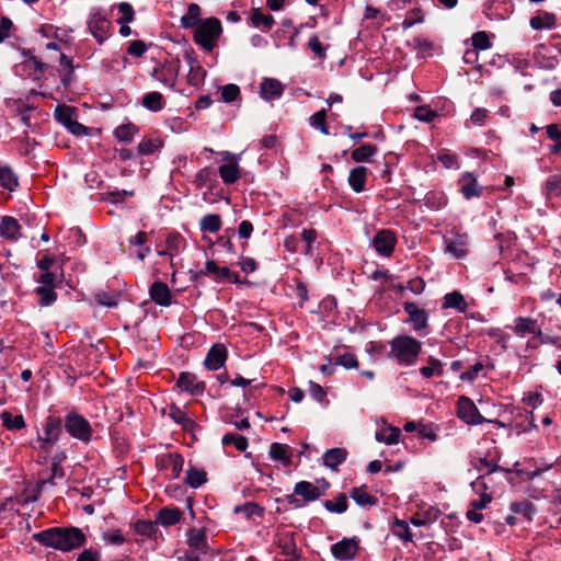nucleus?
I'll return each mask as SVG.
<instances>
[{
	"label": "nucleus",
	"mask_w": 561,
	"mask_h": 561,
	"mask_svg": "<svg viewBox=\"0 0 561 561\" xmlns=\"http://www.w3.org/2000/svg\"><path fill=\"white\" fill-rule=\"evenodd\" d=\"M32 539L43 547L51 548L61 552H70L82 547L87 537L82 529L70 527H50L34 533Z\"/></svg>",
	"instance_id": "1"
},
{
	"label": "nucleus",
	"mask_w": 561,
	"mask_h": 561,
	"mask_svg": "<svg viewBox=\"0 0 561 561\" xmlns=\"http://www.w3.org/2000/svg\"><path fill=\"white\" fill-rule=\"evenodd\" d=\"M181 27L194 28V41L205 50L210 51V18L201 19V8L191 3L181 18Z\"/></svg>",
	"instance_id": "2"
},
{
	"label": "nucleus",
	"mask_w": 561,
	"mask_h": 561,
	"mask_svg": "<svg viewBox=\"0 0 561 561\" xmlns=\"http://www.w3.org/2000/svg\"><path fill=\"white\" fill-rule=\"evenodd\" d=\"M422 351V343L411 335H398L390 341L389 357L400 366H412Z\"/></svg>",
	"instance_id": "3"
},
{
	"label": "nucleus",
	"mask_w": 561,
	"mask_h": 561,
	"mask_svg": "<svg viewBox=\"0 0 561 561\" xmlns=\"http://www.w3.org/2000/svg\"><path fill=\"white\" fill-rule=\"evenodd\" d=\"M87 27L99 45H103L113 34L112 21L102 8H92L87 18Z\"/></svg>",
	"instance_id": "4"
},
{
	"label": "nucleus",
	"mask_w": 561,
	"mask_h": 561,
	"mask_svg": "<svg viewBox=\"0 0 561 561\" xmlns=\"http://www.w3.org/2000/svg\"><path fill=\"white\" fill-rule=\"evenodd\" d=\"M457 416L468 425H479L482 423H491L499 427H504V424L499 420L485 419L468 397H460L457 401Z\"/></svg>",
	"instance_id": "5"
},
{
	"label": "nucleus",
	"mask_w": 561,
	"mask_h": 561,
	"mask_svg": "<svg viewBox=\"0 0 561 561\" xmlns=\"http://www.w3.org/2000/svg\"><path fill=\"white\" fill-rule=\"evenodd\" d=\"M517 337L525 339L530 336L527 341L528 348H536L538 343L535 341L538 335H541V327L538 321L531 317H517L514 319L513 324L507 325Z\"/></svg>",
	"instance_id": "6"
},
{
	"label": "nucleus",
	"mask_w": 561,
	"mask_h": 561,
	"mask_svg": "<svg viewBox=\"0 0 561 561\" xmlns=\"http://www.w3.org/2000/svg\"><path fill=\"white\" fill-rule=\"evenodd\" d=\"M67 433L83 444L92 440V427L89 421L77 412H69L62 422Z\"/></svg>",
	"instance_id": "7"
},
{
	"label": "nucleus",
	"mask_w": 561,
	"mask_h": 561,
	"mask_svg": "<svg viewBox=\"0 0 561 561\" xmlns=\"http://www.w3.org/2000/svg\"><path fill=\"white\" fill-rule=\"evenodd\" d=\"M217 160L218 173L225 184H234L241 178L240 154L222 151Z\"/></svg>",
	"instance_id": "8"
},
{
	"label": "nucleus",
	"mask_w": 561,
	"mask_h": 561,
	"mask_svg": "<svg viewBox=\"0 0 561 561\" xmlns=\"http://www.w3.org/2000/svg\"><path fill=\"white\" fill-rule=\"evenodd\" d=\"M329 488V482L323 481L322 489L308 481H299L295 484L294 494L287 495L286 500L295 507H302L304 503L296 499L295 495L301 496L306 502H312L322 496Z\"/></svg>",
	"instance_id": "9"
},
{
	"label": "nucleus",
	"mask_w": 561,
	"mask_h": 561,
	"mask_svg": "<svg viewBox=\"0 0 561 561\" xmlns=\"http://www.w3.org/2000/svg\"><path fill=\"white\" fill-rule=\"evenodd\" d=\"M403 310L409 316L408 321L412 324L413 330L421 334L428 333V314L425 309L420 308L415 302L407 301L403 304Z\"/></svg>",
	"instance_id": "10"
},
{
	"label": "nucleus",
	"mask_w": 561,
	"mask_h": 561,
	"mask_svg": "<svg viewBox=\"0 0 561 561\" xmlns=\"http://www.w3.org/2000/svg\"><path fill=\"white\" fill-rule=\"evenodd\" d=\"M397 244L396 232L390 229H380L373 238L371 245L375 251L385 257L392 255Z\"/></svg>",
	"instance_id": "11"
},
{
	"label": "nucleus",
	"mask_w": 561,
	"mask_h": 561,
	"mask_svg": "<svg viewBox=\"0 0 561 561\" xmlns=\"http://www.w3.org/2000/svg\"><path fill=\"white\" fill-rule=\"evenodd\" d=\"M157 466L168 478L178 479L183 470L184 458L178 453H169L157 459Z\"/></svg>",
	"instance_id": "12"
},
{
	"label": "nucleus",
	"mask_w": 561,
	"mask_h": 561,
	"mask_svg": "<svg viewBox=\"0 0 561 561\" xmlns=\"http://www.w3.org/2000/svg\"><path fill=\"white\" fill-rule=\"evenodd\" d=\"M186 241L179 232H170L165 238V249H157L159 256H165L170 260V264L174 266V259L185 249Z\"/></svg>",
	"instance_id": "13"
},
{
	"label": "nucleus",
	"mask_w": 561,
	"mask_h": 561,
	"mask_svg": "<svg viewBox=\"0 0 561 561\" xmlns=\"http://www.w3.org/2000/svg\"><path fill=\"white\" fill-rule=\"evenodd\" d=\"M359 550V540L356 537L343 538L331 546L332 556L340 561L353 560Z\"/></svg>",
	"instance_id": "14"
},
{
	"label": "nucleus",
	"mask_w": 561,
	"mask_h": 561,
	"mask_svg": "<svg viewBox=\"0 0 561 561\" xmlns=\"http://www.w3.org/2000/svg\"><path fill=\"white\" fill-rule=\"evenodd\" d=\"M445 250L455 259H462L468 254L469 236L468 233L455 232L451 237L444 239Z\"/></svg>",
	"instance_id": "15"
},
{
	"label": "nucleus",
	"mask_w": 561,
	"mask_h": 561,
	"mask_svg": "<svg viewBox=\"0 0 561 561\" xmlns=\"http://www.w3.org/2000/svg\"><path fill=\"white\" fill-rule=\"evenodd\" d=\"M62 433V420L59 416L48 415L42 424V430L37 432V436L45 438L46 442L53 440L57 443Z\"/></svg>",
	"instance_id": "16"
},
{
	"label": "nucleus",
	"mask_w": 561,
	"mask_h": 561,
	"mask_svg": "<svg viewBox=\"0 0 561 561\" xmlns=\"http://www.w3.org/2000/svg\"><path fill=\"white\" fill-rule=\"evenodd\" d=\"M459 191L466 199L480 197L483 187L478 183L477 178L471 172H463L458 181Z\"/></svg>",
	"instance_id": "17"
},
{
	"label": "nucleus",
	"mask_w": 561,
	"mask_h": 561,
	"mask_svg": "<svg viewBox=\"0 0 561 561\" xmlns=\"http://www.w3.org/2000/svg\"><path fill=\"white\" fill-rule=\"evenodd\" d=\"M277 545L282 554L285 557V561H297L300 559V552L297 548L294 533L286 531L279 534Z\"/></svg>",
	"instance_id": "18"
},
{
	"label": "nucleus",
	"mask_w": 561,
	"mask_h": 561,
	"mask_svg": "<svg viewBox=\"0 0 561 561\" xmlns=\"http://www.w3.org/2000/svg\"><path fill=\"white\" fill-rule=\"evenodd\" d=\"M176 387L181 391H185L192 396H198L205 390V382L199 380L195 374L185 371L180 374L176 380Z\"/></svg>",
	"instance_id": "19"
},
{
	"label": "nucleus",
	"mask_w": 561,
	"mask_h": 561,
	"mask_svg": "<svg viewBox=\"0 0 561 561\" xmlns=\"http://www.w3.org/2000/svg\"><path fill=\"white\" fill-rule=\"evenodd\" d=\"M21 225L12 216H2L0 218V237L16 242L21 238Z\"/></svg>",
	"instance_id": "20"
},
{
	"label": "nucleus",
	"mask_w": 561,
	"mask_h": 561,
	"mask_svg": "<svg viewBox=\"0 0 561 561\" xmlns=\"http://www.w3.org/2000/svg\"><path fill=\"white\" fill-rule=\"evenodd\" d=\"M150 298L159 306L168 307L172 304V294L169 286L161 282L156 280L149 287Z\"/></svg>",
	"instance_id": "21"
},
{
	"label": "nucleus",
	"mask_w": 561,
	"mask_h": 561,
	"mask_svg": "<svg viewBox=\"0 0 561 561\" xmlns=\"http://www.w3.org/2000/svg\"><path fill=\"white\" fill-rule=\"evenodd\" d=\"M187 552L203 553L205 558L207 557V537L204 529H190L187 534Z\"/></svg>",
	"instance_id": "22"
},
{
	"label": "nucleus",
	"mask_w": 561,
	"mask_h": 561,
	"mask_svg": "<svg viewBox=\"0 0 561 561\" xmlns=\"http://www.w3.org/2000/svg\"><path fill=\"white\" fill-rule=\"evenodd\" d=\"M284 93L283 83L273 78H265L260 83V95L263 100L271 101L275 99H279Z\"/></svg>",
	"instance_id": "23"
},
{
	"label": "nucleus",
	"mask_w": 561,
	"mask_h": 561,
	"mask_svg": "<svg viewBox=\"0 0 561 561\" xmlns=\"http://www.w3.org/2000/svg\"><path fill=\"white\" fill-rule=\"evenodd\" d=\"M268 455L272 460L278 461L284 467H288L291 463L293 450L286 444L273 443L270 446Z\"/></svg>",
	"instance_id": "24"
},
{
	"label": "nucleus",
	"mask_w": 561,
	"mask_h": 561,
	"mask_svg": "<svg viewBox=\"0 0 561 561\" xmlns=\"http://www.w3.org/2000/svg\"><path fill=\"white\" fill-rule=\"evenodd\" d=\"M193 185L197 191V195H201L207 202L208 194L210 193V169L204 168L198 171L194 178Z\"/></svg>",
	"instance_id": "25"
},
{
	"label": "nucleus",
	"mask_w": 561,
	"mask_h": 561,
	"mask_svg": "<svg viewBox=\"0 0 561 561\" xmlns=\"http://www.w3.org/2000/svg\"><path fill=\"white\" fill-rule=\"evenodd\" d=\"M20 75L38 78L44 71L43 62L35 56H30L16 67Z\"/></svg>",
	"instance_id": "26"
},
{
	"label": "nucleus",
	"mask_w": 561,
	"mask_h": 561,
	"mask_svg": "<svg viewBox=\"0 0 561 561\" xmlns=\"http://www.w3.org/2000/svg\"><path fill=\"white\" fill-rule=\"evenodd\" d=\"M368 175V169L359 165L351 169L348 174V184L355 193H362L365 190Z\"/></svg>",
	"instance_id": "27"
},
{
	"label": "nucleus",
	"mask_w": 561,
	"mask_h": 561,
	"mask_svg": "<svg viewBox=\"0 0 561 561\" xmlns=\"http://www.w3.org/2000/svg\"><path fill=\"white\" fill-rule=\"evenodd\" d=\"M486 469V474H482L480 477H478L472 483H471V488L474 492L479 493L481 490H486L488 489V485H486V478L497 471V470H501L500 466L494 463V462H491V461H488L485 458L483 459H480V466L478 467L479 470H482V469Z\"/></svg>",
	"instance_id": "28"
},
{
	"label": "nucleus",
	"mask_w": 561,
	"mask_h": 561,
	"mask_svg": "<svg viewBox=\"0 0 561 561\" xmlns=\"http://www.w3.org/2000/svg\"><path fill=\"white\" fill-rule=\"evenodd\" d=\"M0 186L9 193L19 186V178L11 167L0 163Z\"/></svg>",
	"instance_id": "29"
},
{
	"label": "nucleus",
	"mask_w": 561,
	"mask_h": 561,
	"mask_svg": "<svg viewBox=\"0 0 561 561\" xmlns=\"http://www.w3.org/2000/svg\"><path fill=\"white\" fill-rule=\"evenodd\" d=\"M148 233L138 231L135 236L128 239V243L137 248L135 254L139 261H144L151 252L150 247L147 245Z\"/></svg>",
	"instance_id": "30"
},
{
	"label": "nucleus",
	"mask_w": 561,
	"mask_h": 561,
	"mask_svg": "<svg viewBox=\"0 0 561 561\" xmlns=\"http://www.w3.org/2000/svg\"><path fill=\"white\" fill-rule=\"evenodd\" d=\"M541 193L547 199L561 196V172L550 175L543 182Z\"/></svg>",
	"instance_id": "31"
},
{
	"label": "nucleus",
	"mask_w": 561,
	"mask_h": 561,
	"mask_svg": "<svg viewBox=\"0 0 561 561\" xmlns=\"http://www.w3.org/2000/svg\"><path fill=\"white\" fill-rule=\"evenodd\" d=\"M529 24L531 28L536 31L552 30L556 27L557 20L553 13L543 12L541 14L533 16L529 21Z\"/></svg>",
	"instance_id": "32"
},
{
	"label": "nucleus",
	"mask_w": 561,
	"mask_h": 561,
	"mask_svg": "<svg viewBox=\"0 0 561 561\" xmlns=\"http://www.w3.org/2000/svg\"><path fill=\"white\" fill-rule=\"evenodd\" d=\"M347 451L344 448H331L323 454V463L331 469H336L345 461Z\"/></svg>",
	"instance_id": "33"
},
{
	"label": "nucleus",
	"mask_w": 561,
	"mask_h": 561,
	"mask_svg": "<svg viewBox=\"0 0 561 561\" xmlns=\"http://www.w3.org/2000/svg\"><path fill=\"white\" fill-rule=\"evenodd\" d=\"M378 152V148L373 144H364L351 153L352 160L357 163L369 162L374 156Z\"/></svg>",
	"instance_id": "34"
},
{
	"label": "nucleus",
	"mask_w": 561,
	"mask_h": 561,
	"mask_svg": "<svg viewBox=\"0 0 561 561\" xmlns=\"http://www.w3.org/2000/svg\"><path fill=\"white\" fill-rule=\"evenodd\" d=\"M448 308L456 309L458 312H466L468 304L463 296L459 291L455 290L444 296L443 309Z\"/></svg>",
	"instance_id": "35"
},
{
	"label": "nucleus",
	"mask_w": 561,
	"mask_h": 561,
	"mask_svg": "<svg viewBox=\"0 0 561 561\" xmlns=\"http://www.w3.org/2000/svg\"><path fill=\"white\" fill-rule=\"evenodd\" d=\"M141 104L151 112H159L165 106V101L160 92L152 91L144 94Z\"/></svg>",
	"instance_id": "36"
},
{
	"label": "nucleus",
	"mask_w": 561,
	"mask_h": 561,
	"mask_svg": "<svg viewBox=\"0 0 561 561\" xmlns=\"http://www.w3.org/2000/svg\"><path fill=\"white\" fill-rule=\"evenodd\" d=\"M182 512L176 507H163L159 511L157 522L162 526H173L180 522Z\"/></svg>",
	"instance_id": "37"
},
{
	"label": "nucleus",
	"mask_w": 561,
	"mask_h": 561,
	"mask_svg": "<svg viewBox=\"0 0 561 561\" xmlns=\"http://www.w3.org/2000/svg\"><path fill=\"white\" fill-rule=\"evenodd\" d=\"M0 420L2 425L9 431H20L26 426L24 416L22 414L13 415L9 411H2L0 413Z\"/></svg>",
	"instance_id": "38"
},
{
	"label": "nucleus",
	"mask_w": 561,
	"mask_h": 561,
	"mask_svg": "<svg viewBox=\"0 0 561 561\" xmlns=\"http://www.w3.org/2000/svg\"><path fill=\"white\" fill-rule=\"evenodd\" d=\"M251 23L263 31H270L275 21L273 15L262 12L260 9H253L251 12Z\"/></svg>",
	"instance_id": "39"
},
{
	"label": "nucleus",
	"mask_w": 561,
	"mask_h": 561,
	"mask_svg": "<svg viewBox=\"0 0 561 561\" xmlns=\"http://www.w3.org/2000/svg\"><path fill=\"white\" fill-rule=\"evenodd\" d=\"M400 435H401V431L399 427L386 426L376 432L375 438L379 443L392 445V444H397L399 442Z\"/></svg>",
	"instance_id": "40"
},
{
	"label": "nucleus",
	"mask_w": 561,
	"mask_h": 561,
	"mask_svg": "<svg viewBox=\"0 0 561 561\" xmlns=\"http://www.w3.org/2000/svg\"><path fill=\"white\" fill-rule=\"evenodd\" d=\"M185 482L191 488L197 489L207 482V472L204 469L190 466L186 471Z\"/></svg>",
	"instance_id": "41"
},
{
	"label": "nucleus",
	"mask_w": 561,
	"mask_h": 561,
	"mask_svg": "<svg viewBox=\"0 0 561 561\" xmlns=\"http://www.w3.org/2000/svg\"><path fill=\"white\" fill-rule=\"evenodd\" d=\"M420 374L423 378H432L434 376H443L444 365L440 359L430 356L427 365L420 368Z\"/></svg>",
	"instance_id": "42"
},
{
	"label": "nucleus",
	"mask_w": 561,
	"mask_h": 561,
	"mask_svg": "<svg viewBox=\"0 0 561 561\" xmlns=\"http://www.w3.org/2000/svg\"><path fill=\"white\" fill-rule=\"evenodd\" d=\"M511 511L516 514L523 516L526 520H533V517L536 513L535 505L528 501L524 500L520 502H514L510 506Z\"/></svg>",
	"instance_id": "43"
},
{
	"label": "nucleus",
	"mask_w": 561,
	"mask_h": 561,
	"mask_svg": "<svg viewBox=\"0 0 561 561\" xmlns=\"http://www.w3.org/2000/svg\"><path fill=\"white\" fill-rule=\"evenodd\" d=\"M391 533L404 542H411L413 539L408 522L399 518H394L391 526Z\"/></svg>",
	"instance_id": "44"
},
{
	"label": "nucleus",
	"mask_w": 561,
	"mask_h": 561,
	"mask_svg": "<svg viewBox=\"0 0 561 561\" xmlns=\"http://www.w3.org/2000/svg\"><path fill=\"white\" fill-rule=\"evenodd\" d=\"M350 496L355 501V503L359 506H373L377 503V499L370 495L363 488H353L350 492Z\"/></svg>",
	"instance_id": "45"
},
{
	"label": "nucleus",
	"mask_w": 561,
	"mask_h": 561,
	"mask_svg": "<svg viewBox=\"0 0 561 561\" xmlns=\"http://www.w3.org/2000/svg\"><path fill=\"white\" fill-rule=\"evenodd\" d=\"M35 294L38 296V304L42 307H48L57 299L55 287L51 286H37L35 288Z\"/></svg>",
	"instance_id": "46"
},
{
	"label": "nucleus",
	"mask_w": 561,
	"mask_h": 561,
	"mask_svg": "<svg viewBox=\"0 0 561 561\" xmlns=\"http://www.w3.org/2000/svg\"><path fill=\"white\" fill-rule=\"evenodd\" d=\"M206 75V70L197 61L190 62V71L187 75L190 84L194 87L201 85L205 81Z\"/></svg>",
	"instance_id": "47"
},
{
	"label": "nucleus",
	"mask_w": 561,
	"mask_h": 561,
	"mask_svg": "<svg viewBox=\"0 0 561 561\" xmlns=\"http://www.w3.org/2000/svg\"><path fill=\"white\" fill-rule=\"evenodd\" d=\"M233 511L236 514H242L247 519L254 516L260 517L264 513V508L255 502H247L242 505H237Z\"/></svg>",
	"instance_id": "48"
},
{
	"label": "nucleus",
	"mask_w": 561,
	"mask_h": 561,
	"mask_svg": "<svg viewBox=\"0 0 561 561\" xmlns=\"http://www.w3.org/2000/svg\"><path fill=\"white\" fill-rule=\"evenodd\" d=\"M213 277L224 279L231 284H242L243 280L237 272L230 271L228 267H219L213 262Z\"/></svg>",
	"instance_id": "49"
},
{
	"label": "nucleus",
	"mask_w": 561,
	"mask_h": 561,
	"mask_svg": "<svg viewBox=\"0 0 561 561\" xmlns=\"http://www.w3.org/2000/svg\"><path fill=\"white\" fill-rule=\"evenodd\" d=\"M54 116L57 122L67 127L76 118V108L68 105H57Z\"/></svg>",
	"instance_id": "50"
},
{
	"label": "nucleus",
	"mask_w": 561,
	"mask_h": 561,
	"mask_svg": "<svg viewBox=\"0 0 561 561\" xmlns=\"http://www.w3.org/2000/svg\"><path fill=\"white\" fill-rule=\"evenodd\" d=\"M228 356V351L225 344L215 343L213 344V371L224 367Z\"/></svg>",
	"instance_id": "51"
},
{
	"label": "nucleus",
	"mask_w": 561,
	"mask_h": 561,
	"mask_svg": "<svg viewBox=\"0 0 561 561\" xmlns=\"http://www.w3.org/2000/svg\"><path fill=\"white\" fill-rule=\"evenodd\" d=\"M138 133V128L136 125L131 123L122 124L117 126L114 130L115 137L119 141L130 142L134 138V136Z\"/></svg>",
	"instance_id": "52"
},
{
	"label": "nucleus",
	"mask_w": 561,
	"mask_h": 561,
	"mask_svg": "<svg viewBox=\"0 0 561 561\" xmlns=\"http://www.w3.org/2000/svg\"><path fill=\"white\" fill-rule=\"evenodd\" d=\"M323 506L330 513L342 514L346 512L348 504L345 494H340L335 500H327L323 502Z\"/></svg>",
	"instance_id": "53"
},
{
	"label": "nucleus",
	"mask_w": 561,
	"mask_h": 561,
	"mask_svg": "<svg viewBox=\"0 0 561 561\" xmlns=\"http://www.w3.org/2000/svg\"><path fill=\"white\" fill-rule=\"evenodd\" d=\"M309 124L312 128L320 130L323 135H329L327 125V110H320L309 117Z\"/></svg>",
	"instance_id": "54"
},
{
	"label": "nucleus",
	"mask_w": 561,
	"mask_h": 561,
	"mask_svg": "<svg viewBox=\"0 0 561 561\" xmlns=\"http://www.w3.org/2000/svg\"><path fill=\"white\" fill-rule=\"evenodd\" d=\"M221 443L224 446L233 445L239 451H245L248 448V438L242 435L228 433L224 435Z\"/></svg>",
	"instance_id": "55"
},
{
	"label": "nucleus",
	"mask_w": 561,
	"mask_h": 561,
	"mask_svg": "<svg viewBox=\"0 0 561 561\" xmlns=\"http://www.w3.org/2000/svg\"><path fill=\"white\" fill-rule=\"evenodd\" d=\"M546 131L548 138L554 141V145L550 147V151L553 153L561 152V128L556 124H551L546 127Z\"/></svg>",
	"instance_id": "56"
},
{
	"label": "nucleus",
	"mask_w": 561,
	"mask_h": 561,
	"mask_svg": "<svg viewBox=\"0 0 561 561\" xmlns=\"http://www.w3.org/2000/svg\"><path fill=\"white\" fill-rule=\"evenodd\" d=\"M220 99L225 103L234 102L240 98V88L234 83H229L219 88Z\"/></svg>",
	"instance_id": "57"
},
{
	"label": "nucleus",
	"mask_w": 561,
	"mask_h": 561,
	"mask_svg": "<svg viewBox=\"0 0 561 561\" xmlns=\"http://www.w3.org/2000/svg\"><path fill=\"white\" fill-rule=\"evenodd\" d=\"M423 21H424V14H423L422 9L414 8L407 13L401 25L404 30H408V28L412 27L414 24L422 23Z\"/></svg>",
	"instance_id": "58"
},
{
	"label": "nucleus",
	"mask_w": 561,
	"mask_h": 561,
	"mask_svg": "<svg viewBox=\"0 0 561 561\" xmlns=\"http://www.w3.org/2000/svg\"><path fill=\"white\" fill-rule=\"evenodd\" d=\"M136 534L150 538L156 533V524L151 520L139 519L135 523Z\"/></svg>",
	"instance_id": "59"
},
{
	"label": "nucleus",
	"mask_w": 561,
	"mask_h": 561,
	"mask_svg": "<svg viewBox=\"0 0 561 561\" xmlns=\"http://www.w3.org/2000/svg\"><path fill=\"white\" fill-rule=\"evenodd\" d=\"M162 142L159 139L147 138L142 139L138 145L140 154H152L160 149Z\"/></svg>",
	"instance_id": "60"
},
{
	"label": "nucleus",
	"mask_w": 561,
	"mask_h": 561,
	"mask_svg": "<svg viewBox=\"0 0 561 561\" xmlns=\"http://www.w3.org/2000/svg\"><path fill=\"white\" fill-rule=\"evenodd\" d=\"M437 160L447 169H453V168L458 169L459 168L458 156L450 152L447 149H443L438 153Z\"/></svg>",
	"instance_id": "61"
},
{
	"label": "nucleus",
	"mask_w": 561,
	"mask_h": 561,
	"mask_svg": "<svg viewBox=\"0 0 561 561\" xmlns=\"http://www.w3.org/2000/svg\"><path fill=\"white\" fill-rule=\"evenodd\" d=\"M318 237V233L314 229H304L301 232V239L306 243V248L304 250V254L308 256L313 255V243Z\"/></svg>",
	"instance_id": "62"
},
{
	"label": "nucleus",
	"mask_w": 561,
	"mask_h": 561,
	"mask_svg": "<svg viewBox=\"0 0 561 561\" xmlns=\"http://www.w3.org/2000/svg\"><path fill=\"white\" fill-rule=\"evenodd\" d=\"M307 47L320 59H325L327 47L321 43L317 35H312L307 44Z\"/></svg>",
	"instance_id": "63"
},
{
	"label": "nucleus",
	"mask_w": 561,
	"mask_h": 561,
	"mask_svg": "<svg viewBox=\"0 0 561 561\" xmlns=\"http://www.w3.org/2000/svg\"><path fill=\"white\" fill-rule=\"evenodd\" d=\"M471 41L474 49L485 50L491 47L489 35L483 31L474 33Z\"/></svg>",
	"instance_id": "64"
}]
</instances>
